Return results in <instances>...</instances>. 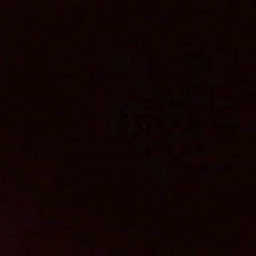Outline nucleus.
Listing matches in <instances>:
<instances>
[{
    "label": "nucleus",
    "mask_w": 256,
    "mask_h": 256,
    "mask_svg": "<svg viewBox=\"0 0 256 256\" xmlns=\"http://www.w3.org/2000/svg\"><path fill=\"white\" fill-rule=\"evenodd\" d=\"M32 210H230V209H32Z\"/></svg>",
    "instance_id": "f257e3e1"
},
{
    "label": "nucleus",
    "mask_w": 256,
    "mask_h": 256,
    "mask_svg": "<svg viewBox=\"0 0 256 256\" xmlns=\"http://www.w3.org/2000/svg\"><path fill=\"white\" fill-rule=\"evenodd\" d=\"M67 208H256V207H67Z\"/></svg>",
    "instance_id": "f03ea898"
}]
</instances>
